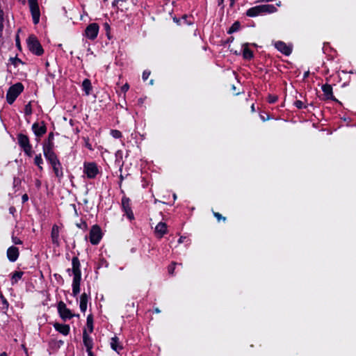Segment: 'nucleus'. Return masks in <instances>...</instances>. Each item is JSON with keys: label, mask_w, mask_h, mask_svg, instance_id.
I'll return each mask as SVG.
<instances>
[{"label": "nucleus", "mask_w": 356, "mask_h": 356, "mask_svg": "<svg viewBox=\"0 0 356 356\" xmlns=\"http://www.w3.org/2000/svg\"><path fill=\"white\" fill-rule=\"evenodd\" d=\"M24 86L22 83H17L10 86L6 93V101L9 104H12L17 97L22 92Z\"/></svg>", "instance_id": "nucleus-3"}, {"label": "nucleus", "mask_w": 356, "mask_h": 356, "mask_svg": "<svg viewBox=\"0 0 356 356\" xmlns=\"http://www.w3.org/2000/svg\"><path fill=\"white\" fill-rule=\"evenodd\" d=\"M154 312H155L156 313H157V314H159V313H160V312H161V311L159 310V308H156V309H154Z\"/></svg>", "instance_id": "nucleus-49"}, {"label": "nucleus", "mask_w": 356, "mask_h": 356, "mask_svg": "<svg viewBox=\"0 0 356 356\" xmlns=\"http://www.w3.org/2000/svg\"><path fill=\"white\" fill-rule=\"evenodd\" d=\"M32 129L35 135L38 137L43 136L47 131V127L43 122L34 123L32 125Z\"/></svg>", "instance_id": "nucleus-14"}, {"label": "nucleus", "mask_w": 356, "mask_h": 356, "mask_svg": "<svg viewBox=\"0 0 356 356\" xmlns=\"http://www.w3.org/2000/svg\"><path fill=\"white\" fill-rule=\"evenodd\" d=\"M77 227H81V224L77 225Z\"/></svg>", "instance_id": "nucleus-58"}, {"label": "nucleus", "mask_w": 356, "mask_h": 356, "mask_svg": "<svg viewBox=\"0 0 356 356\" xmlns=\"http://www.w3.org/2000/svg\"><path fill=\"white\" fill-rule=\"evenodd\" d=\"M99 26L97 23L90 24L85 30L84 35L90 40H94L98 35Z\"/></svg>", "instance_id": "nucleus-9"}, {"label": "nucleus", "mask_w": 356, "mask_h": 356, "mask_svg": "<svg viewBox=\"0 0 356 356\" xmlns=\"http://www.w3.org/2000/svg\"><path fill=\"white\" fill-rule=\"evenodd\" d=\"M105 26H106V29H108L109 28V26L107 24H106Z\"/></svg>", "instance_id": "nucleus-54"}, {"label": "nucleus", "mask_w": 356, "mask_h": 356, "mask_svg": "<svg viewBox=\"0 0 356 356\" xmlns=\"http://www.w3.org/2000/svg\"><path fill=\"white\" fill-rule=\"evenodd\" d=\"M60 230L59 227L56 225H54L51 231V239L53 245L56 248H58L60 245Z\"/></svg>", "instance_id": "nucleus-12"}, {"label": "nucleus", "mask_w": 356, "mask_h": 356, "mask_svg": "<svg viewBox=\"0 0 356 356\" xmlns=\"http://www.w3.org/2000/svg\"><path fill=\"white\" fill-rule=\"evenodd\" d=\"M87 326L90 332H92L93 331V321L90 315L87 317Z\"/></svg>", "instance_id": "nucleus-32"}, {"label": "nucleus", "mask_w": 356, "mask_h": 356, "mask_svg": "<svg viewBox=\"0 0 356 356\" xmlns=\"http://www.w3.org/2000/svg\"><path fill=\"white\" fill-rule=\"evenodd\" d=\"M18 144L22 148L24 149L31 146L29 137L24 134H19L17 136Z\"/></svg>", "instance_id": "nucleus-19"}, {"label": "nucleus", "mask_w": 356, "mask_h": 356, "mask_svg": "<svg viewBox=\"0 0 356 356\" xmlns=\"http://www.w3.org/2000/svg\"><path fill=\"white\" fill-rule=\"evenodd\" d=\"M82 89L85 92L86 95H90L92 90L91 82L89 79H86L82 83Z\"/></svg>", "instance_id": "nucleus-26"}, {"label": "nucleus", "mask_w": 356, "mask_h": 356, "mask_svg": "<svg viewBox=\"0 0 356 356\" xmlns=\"http://www.w3.org/2000/svg\"><path fill=\"white\" fill-rule=\"evenodd\" d=\"M248 46V43H245L243 44V57L244 59L251 60L253 58L254 54Z\"/></svg>", "instance_id": "nucleus-24"}, {"label": "nucleus", "mask_w": 356, "mask_h": 356, "mask_svg": "<svg viewBox=\"0 0 356 356\" xmlns=\"http://www.w3.org/2000/svg\"><path fill=\"white\" fill-rule=\"evenodd\" d=\"M77 227H81V224L77 225Z\"/></svg>", "instance_id": "nucleus-57"}, {"label": "nucleus", "mask_w": 356, "mask_h": 356, "mask_svg": "<svg viewBox=\"0 0 356 356\" xmlns=\"http://www.w3.org/2000/svg\"><path fill=\"white\" fill-rule=\"evenodd\" d=\"M53 168L55 176L60 180L63 177L62 165L60 161L50 164Z\"/></svg>", "instance_id": "nucleus-18"}, {"label": "nucleus", "mask_w": 356, "mask_h": 356, "mask_svg": "<svg viewBox=\"0 0 356 356\" xmlns=\"http://www.w3.org/2000/svg\"><path fill=\"white\" fill-rule=\"evenodd\" d=\"M83 342L85 347L86 348L88 356H95L92 351L93 348V340L87 333L86 330H84L83 332Z\"/></svg>", "instance_id": "nucleus-10"}, {"label": "nucleus", "mask_w": 356, "mask_h": 356, "mask_svg": "<svg viewBox=\"0 0 356 356\" xmlns=\"http://www.w3.org/2000/svg\"><path fill=\"white\" fill-rule=\"evenodd\" d=\"M275 47L281 53L284 54L285 56H289L291 54L292 47L289 45H287L285 42L282 41H277L274 44Z\"/></svg>", "instance_id": "nucleus-13"}, {"label": "nucleus", "mask_w": 356, "mask_h": 356, "mask_svg": "<svg viewBox=\"0 0 356 356\" xmlns=\"http://www.w3.org/2000/svg\"><path fill=\"white\" fill-rule=\"evenodd\" d=\"M24 153L28 156H31L32 154H33V152H32V146H29L28 147H26L24 149H23Z\"/></svg>", "instance_id": "nucleus-37"}, {"label": "nucleus", "mask_w": 356, "mask_h": 356, "mask_svg": "<svg viewBox=\"0 0 356 356\" xmlns=\"http://www.w3.org/2000/svg\"><path fill=\"white\" fill-rule=\"evenodd\" d=\"M77 227H81V224L77 225Z\"/></svg>", "instance_id": "nucleus-56"}, {"label": "nucleus", "mask_w": 356, "mask_h": 356, "mask_svg": "<svg viewBox=\"0 0 356 356\" xmlns=\"http://www.w3.org/2000/svg\"><path fill=\"white\" fill-rule=\"evenodd\" d=\"M72 269H67V272L70 273L72 271L73 274L72 281V295L76 297L80 292V284L81 280V264L79 259L77 257H74L72 259Z\"/></svg>", "instance_id": "nucleus-1"}, {"label": "nucleus", "mask_w": 356, "mask_h": 356, "mask_svg": "<svg viewBox=\"0 0 356 356\" xmlns=\"http://www.w3.org/2000/svg\"><path fill=\"white\" fill-rule=\"evenodd\" d=\"M30 10L32 15L33 21L35 24H37L40 20V9L37 0H28Z\"/></svg>", "instance_id": "nucleus-7"}, {"label": "nucleus", "mask_w": 356, "mask_h": 356, "mask_svg": "<svg viewBox=\"0 0 356 356\" xmlns=\"http://www.w3.org/2000/svg\"><path fill=\"white\" fill-rule=\"evenodd\" d=\"M110 345L111 348L118 353L122 350V346L117 337L111 338Z\"/></svg>", "instance_id": "nucleus-22"}, {"label": "nucleus", "mask_w": 356, "mask_h": 356, "mask_svg": "<svg viewBox=\"0 0 356 356\" xmlns=\"http://www.w3.org/2000/svg\"><path fill=\"white\" fill-rule=\"evenodd\" d=\"M9 211H10V213L13 214V213H14V212L15 211V207H10V208L9 209Z\"/></svg>", "instance_id": "nucleus-45"}, {"label": "nucleus", "mask_w": 356, "mask_h": 356, "mask_svg": "<svg viewBox=\"0 0 356 356\" xmlns=\"http://www.w3.org/2000/svg\"><path fill=\"white\" fill-rule=\"evenodd\" d=\"M56 331L59 332L62 334L67 336L70 332V326L66 324L55 323L54 325Z\"/></svg>", "instance_id": "nucleus-23"}, {"label": "nucleus", "mask_w": 356, "mask_h": 356, "mask_svg": "<svg viewBox=\"0 0 356 356\" xmlns=\"http://www.w3.org/2000/svg\"><path fill=\"white\" fill-rule=\"evenodd\" d=\"M278 99V97L277 95H269L268 97V102L270 104H274L275 103Z\"/></svg>", "instance_id": "nucleus-35"}, {"label": "nucleus", "mask_w": 356, "mask_h": 356, "mask_svg": "<svg viewBox=\"0 0 356 356\" xmlns=\"http://www.w3.org/2000/svg\"><path fill=\"white\" fill-rule=\"evenodd\" d=\"M9 62L10 64L13 65L15 67H17L19 64H23V62L22 61V60L18 58L17 56L10 58Z\"/></svg>", "instance_id": "nucleus-30"}, {"label": "nucleus", "mask_w": 356, "mask_h": 356, "mask_svg": "<svg viewBox=\"0 0 356 356\" xmlns=\"http://www.w3.org/2000/svg\"><path fill=\"white\" fill-rule=\"evenodd\" d=\"M0 305L2 309L7 310L8 309V302L1 293H0Z\"/></svg>", "instance_id": "nucleus-29"}, {"label": "nucleus", "mask_w": 356, "mask_h": 356, "mask_svg": "<svg viewBox=\"0 0 356 356\" xmlns=\"http://www.w3.org/2000/svg\"><path fill=\"white\" fill-rule=\"evenodd\" d=\"M224 0H218V6H221L223 4Z\"/></svg>", "instance_id": "nucleus-46"}, {"label": "nucleus", "mask_w": 356, "mask_h": 356, "mask_svg": "<svg viewBox=\"0 0 356 356\" xmlns=\"http://www.w3.org/2000/svg\"><path fill=\"white\" fill-rule=\"evenodd\" d=\"M34 163L38 167L40 170H43L42 166V165L43 164V159L42 158L41 154H39L35 156V157L34 159Z\"/></svg>", "instance_id": "nucleus-28"}, {"label": "nucleus", "mask_w": 356, "mask_h": 356, "mask_svg": "<svg viewBox=\"0 0 356 356\" xmlns=\"http://www.w3.org/2000/svg\"><path fill=\"white\" fill-rule=\"evenodd\" d=\"M322 90L327 99L336 100L333 95L332 88L329 84H325L322 86Z\"/></svg>", "instance_id": "nucleus-20"}, {"label": "nucleus", "mask_w": 356, "mask_h": 356, "mask_svg": "<svg viewBox=\"0 0 356 356\" xmlns=\"http://www.w3.org/2000/svg\"><path fill=\"white\" fill-rule=\"evenodd\" d=\"M19 249L15 246H10L7 250V257L10 261L15 262L19 257Z\"/></svg>", "instance_id": "nucleus-16"}, {"label": "nucleus", "mask_w": 356, "mask_h": 356, "mask_svg": "<svg viewBox=\"0 0 356 356\" xmlns=\"http://www.w3.org/2000/svg\"><path fill=\"white\" fill-rule=\"evenodd\" d=\"M0 356H8V355H7L6 353L3 352L0 354Z\"/></svg>", "instance_id": "nucleus-51"}, {"label": "nucleus", "mask_w": 356, "mask_h": 356, "mask_svg": "<svg viewBox=\"0 0 356 356\" xmlns=\"http://www.w3.org/2000/svg\"><path fill=\"white\" fill-rule=\"evenodd\" d=\"M54 135L53 132H51L48 135L47 140L43 143L42 149H54Z\"/></svg>", "instance_id": "nucleus-25"}, {"label": "nucleus", "mask_w": 356, "mask_h": 356, "mask_svg": "<svg viewBox=\"0 0 356 356\" xmlns=\"http://www.w3.org/2000/svg\"><path fill=\"white\" fill-rule=\"evenodd\" d=\"M83 172L88 179H95L99 173L97 165L94 162L84 163Z\"/></svg>", "instance_id": "nucleus-5"}, {"label": "nucleus", "mask_w": 356, "mask_h": 356, "mask_svg": "<svg viewBox=\"0 0 356 356\" xmlns=\"http://www.w3.org/2000/svg\"><path fill=\"white\" fill-rule=\"evenodd\" d=\"M167 231V225L165 222H160L155 227V234L159 238H162Z\"/></svg>", "instance_id": "nucleus-17"}, {"label": "nucleus", "mask_w": 356, "mask_h": 356, "mask_svg": "<svg viewBox=\"0 0 356 356\" xmlns=\"http://www.w3.org/2000/svg\"><path fill=\"white\" fill-rule=\"evenodd\" d=\"M294 105L296 108L301 109V108H305L307 106L305 105V104L300 101V100H296L294 102Z\"/></svg>", "instance_id": "nucleus-36"}, {"label": "nucleus", "mask_w": 356, "mask_h": 356, "mask_svg": "<svg viewBox=\"0 0 356 356\" xmlns=\"http://www.w3.org/2000/svg\"><path fill=\"white\" fill-rule=\"evenodd\" d=\"M44 156L49 164L55 163L59 159L54 152V149H42Z\"/></svg>", "instance_id": "nucleus-15"}, {"label": "nucleus", "mask_w": 356, "mask_h": 356, "mask_svg": "<svg viewBox=\"0 0 356 356\" xmlns=\"http://www.w3.org/2000/svg\"><path fill=\"white\" fill-rule=\"evenodd\" d=\"M185 239H186V237L181 236L178 240V243H181L184 241Z\"/></svg>", "instance_id": "nucleus-44"}, {"label": "nucleus", "mask_w": 356, "mask_h": 356, "mask_svg": "<svg viewBox=\"0 0 356 356\" xmlns=\"http://www.w3.org/2000/svg\"><path fill=\"white\" fill-rule=\"evenodd\" d=\"M276 11L277 8L274 5L263 4L249 8L246 11V15L248 17H254L264 13H273Z\"/></svg>", "instance_id": "nucleus-2"}, {"label": "nucleus", "mask_w": 356, "mask_h": 356, "mask_svg": "<svg viewBox=\"0 0 356 356\" xmlns=\"http://www.w3.org/2000/svg\"><path fill=\"white\" fill-rule=\"evenodd\" d=\"M27 45H28L29 49L33 54H34L37 56H41L44 52V50H43L40 43L39 42L38 39L33 35H31L29 37V38L27 40Z\"/></svg>", "instance_id": "nucleus-4"}, {"label": "nucleus", "mask_w": 356, "mask_h": 356, "mask_svg": "<svg viewBox=\"0 0 356 356\" xmlns=\"http://www.w3.org/2000/svg\"><path fill=\"white\" fill-rule=\"evenodd\" d=\"M12 241L15 245L22 244V240H20L19 238H17V236H12Z\"/></svg>", "instance_id": "nucleus-38"}, {"label": "nucleus", "mask_w": 356, "mask_h": 356, "mask_svg": "<svg viewBox=\"0 0 356 356\" xmlns=\"http://www.w3.org/2000/svg\"><path fill=\"white\" fill-rule=\"evenodd\" d=\"M251 111L252 112H254V111H255V108H254V104L251 106Z\"/></svg>", "instance_id": "nucleus-48"}, {"label": "nucleus", "mask_w": 356, "mask_h": 356, "mask_svg": "<svg viewBox=\"0 0 356 356\" xmlns=\"http://www.w3.org/2000/svg\"><path fill=\"white\" fill-rule=\"evenodd\" d=\"M122 209L124 212L127 218L130 220L134 219V215L131 207V200L125 195L122 197L121 201Z\"/></svg>", "instance_id": "nucleus-6"}, {"label": "nucleus", "mask_w": 356, "mask_h": 356, "mask_svg": "<svg viewBox=\"0 0 356 356\" xmlns=\"http://www.w3.org/2000/svg\"><path fill=\"white\" fill-rule=\"evenodd\" d=\"M150 75V72L149 71H147V70H145L143 72V79L144 81H146L149 76Z\"/></svg>", "instance_id": "nucleus-40"}, {"label": "nucleus", "mask_w": 356, "mask_h": 356, "mask_svg": "<svg viewBox=\"0 0 356 356\" xmlns=\"http://www.w3.org/2000/svg\"><path fill=\"white\" fill-rule=\"evenodd\" d=\"M236 1V0H229V1H230V6H233Z\"/></svg>", "instance_id": "nucleus-47"}, {"label": "nucleus", "mask_w": 356, "mask_h": 356, "mask_svg": "<svg viewBox=\"0 0 356 356\" xmlns=\"http://www.w3.org/2000/svg\"><path fill=\"white\" fill-rule=\"evenodd\" d=\"M29 200V196L27 194H24L22 197V203H25Z\"/></svg>", "instance_id": "nucleus-43"}, {"label": "nucleus", "mask_w": 356, "mask_h": 356, "mask_svg": "<svg viewBox=\"0 0 356 356\" xmlns=\"http://www.w3.org/2000/svg\"><path fill=\"white\" fill-rule=\"evenodd\" d=\"M153 82H154V81L152 79V80H150L149 83H150L151 85H152V84H153Z\"/></svg>", "instance_id": "nucleus-53"}, {"label": "nucleus", "mask_w": 356, "mask_h": 356, "mask_svg": "<svg viewBox=\"0 0 356 356\" xmlns=\"http://www.w3.org/2000/svg\"><path fill=\"white\" fill-rule=\"evenodd\" d=\"M102 234L98 225H93L90 232V241L92 245H97L102 239Z\"/></svg>", "instance_id": "nucleus-8"}, {"label": "nucleus", "mask_w": 356, "mask_h": 356, "mask_svg": "<svg viewBox=\"0 0 356 356\" xmlns=\"http://www.w3.org/2000/svg\"><path fill=\"white\" fill-rule=\"evenodd\" d=\"M58 311L60 317L64 320L70 319L73 316L70 310L63 301L58 302Z\"/></svg>", "instance_id": "nucleus-11"}, {"label": "nucleus", "mask_w": 356, "mask_h": 356, "mask_svg": "<svg viewBox=\"0 0 356 356\" xmlns=\"http://www.w3.org/2000/svg\"><path fill=\"white\" fill-rule=\"evenodd\" d=\"M87 147H88V149H92V148H91V146H90V145H88V144H87Z\"/></svg>", "instance_id": "nucleus-52"}, {"label": "nucleus", "mask_w": 356, "mask_h": 356, "mask_svg": "<svg viewBox=\"0 0 356 356\" xmlns=\"http://www.w3.org/2000/svg\"><path fill=\"white\" fill-rule=\"evenodd\" d=\"M177 264V263L173 262L170 266H169L168 272L170 274L172 275L174 273L175 266Z\"/></svg>", "instance_id": "nucleus-39"}, {"label": "nucleus", "mask_w": 356, "mask_h": 356, "mask_svg": "<svg viewBox=\"0 0 356 356\" xmlns=\"http://www.w3.org/2000/svg\"><path fill=\"white\" fill-rule=\"evenodd\" d=\"M308 75H309V72H306L305 73V74H304V78L307 77V76H308Z\"/></svg>", "instance_id": "nucleus-50"}, {"label": "nucleus", "mask_w": 356, "mask_h": 356, "mask_svg": "<svg viewBox=\"0 0 356 356\" xmlns=\"http://www.w3.org/2000/svg\"><path fill=\"white\" fill-rule=\"evenodd\" d=\"M240 28V24L239 22H236L234 23L232 26L229 28L228 31V33H232L234 32L237 31Z\"/></svg>", "instance_id": "nucleus-31"}, {"label": "nucleus", "mask_w": 356, "mask_h": 356, "mask_svg": "<svg viewBox=\"0 0 356 356\" xmlns=\"http://www.w3.org/2000/svg\"><path fill=\"white\" fill-rule=\"evenodd\" d=\"M173 197H174V199H176V197H177L176 195H174Z\"/></svg>", "instance_id": "nucleus-55"}, {"label": "nucleus", "mask_w": 356, "mask_h": 356, "mask_svg": "<svg viewBox=\"0 0 356 356\" xmlns=\"http://www.w3.org/2000/svg\"><path fill=\"white\" fill-rule=\"evenodd\" d=\"M213 215L218 219V220H220V219L225 220V219H226L225 217H222V215L219 213L214 212Z\"/></svg>", "instance_id": "nucleus-42"}, {"label": "nucleus", "mask_w": 356, "mask_h": 356, "mask_svg": "<svg viewBox=\"0 0 356 356\" xmlns=\"http://www.w3.org/2000/svg\"><path fill=\"white\" fill-rule=\"evenodd\" d=\"M24 113L26 115H30L32 113V107L31 102L28 103L24 108Z\"/></svg>", "instance_id": "nucleus-34"}, {"label": "nucleus", "mask_w": 356, "mask_h": 356, "mask_svg": "<svg viewBox=\"0 0 356 356\" xmlns=\"http://www.w3.org/2000/svg\"><path fill=\"white\" fill-rule=\"evenodd\" d=\"M90 298V294L83 293L80 297V310L82 312H85L87 309V304Z\"/></svg>", "instance_id": "nucleus-21"}, {"label": "nucleus", "mask_w": 356, "mask_h": 356, "mask_svg": "<svg viewBox=\"0 0 356 356\" xmlns=\"http://www.w3.org/2000/svg\"><path fill=\"white\" fill-rule=\"evenodd\" d=\"M111 135L114 138H120L122 137V133L120 131L116 130V129L111 130Z\"/></svg>", "instance_id": "nucleus-33"}, {"label": "nucleus", "mask_w": 356, "mask_h": 356, "mask_svg": "<svg viewBox=\"0 0 356 356\" xmlns=\"http://www.w3.org/2000/svg\"><path fill=\"white\" fill-rule=\"evenodd\" d=\"M24 273L22 271H15L11 277V284L14 285L18 282L19 280H21Z\"/></svg>", "instance_id": "nucleus-27"}, {"label": "nucleus", "mask_w": 356, "mask_h": 356, "mask_svg": "<svg viewBox=\"0 0 356 356\" xmlns=\"http://www.w3.org/2000/svg\"><path fill=\"white\" fill-rule=\"evenodd\" d=\"M129 89V86L128 83H125L121 87V91L124 93L127 92Z\"/></svg>", "instance_id": "nucleus-41"}]
</instances>
